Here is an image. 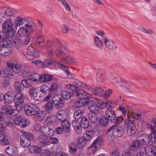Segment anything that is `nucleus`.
I'll return each instance as SVG.
<instances>
[{"label":"nucleus","instance_id":"nucleus-62","mask_svg":"<svg viewBox=\"0 0 156 156\" xmlns=\"http://www.w3.org/2000/svg\"><path fill=\"white\" fill-rule=\"evenodd\" d=\"M37 45L39 46L41 44H44V39L43 37L40 35L37 36Z\"/></svg>","mask_w":156,"mask_h":156},{"label":"nucleus","instance_id":"nucleus-13","mask_svg":"<svg viewBox=\"0 0 156 156\" xmlns=\"http://www.w3.org/2000/svg\"><path fill=\"white\" fill-rule=\"evenodd\" d=\"M34 26L35 23L34 21L29 19L27 23L24 26L28 36L31 35L34 32L35 30Z\"/></svg>","mask_w":156,"mask_h":156},{"label":"nucleus","instance_id":"nucleus-48","mask_svg":"<svg viewBox=\"0 0 156 156\" xmlns=\"http://www.w3.org/2000/svg\"><path fill=\"white\" fill-rule=\"evenodd\" d=\"M18 33L19 36L22 37L28 36L24 26H23L19 29Z\"/></svg>","mask_w":156,"mask_h":156},{"label":"nucleus","instance_id":"nucleus-29","mask_svg":"<svg viewBox=\"0 0 156 156\" xmlns=\"http://www.w3.org/2000/svg\"><path fill=\"white\" fill-rule=\"evenodd\" d=\"M145 149V152H146V150L147 149L148 150V152L150 153L151 155L153 156H156V147L155 146H153L152 145H150L148 146H147Z\"/></svg>","mask_w":156,"mask_h":156},{"label":"nucleus","instance_id":"nucleus-2","mask_svg":"<svg viewBox=\"0 0 156 156\" xmlns=\"http://www.w3.org/2000/svg\"><path fill=\"white\" fill-rule=\"evenodd\" d=\"M34 137L33 135L31 133L25 131L23 135L20 136V143L21 146L24 148H27L30 146L31 140H33Z\"/></svg>","mask_w":156,"mask_h":156},{"label":"nucleus","instance_id":"nucleus-30","mask_svg":"<svg viewBox=\"0 0 156 156\" xmlns=\"http://www.w3.org/2000/svg\"><path fill=\"white\" fill-rule=\"evenodd\" d=\"M140 137L141 138L140 141L142 143V144L147 145L148 144L150 141L151 139L149 136L146 135H140Z\"/></svg>","mask_w":156,"mask_h":156},{"label":"nucleus","instance_id":"nucleus-26","mask_svg":"<svg viewBox=\"0 0 156 156\" xmlns=\"http://www.w3.org/2000/svg\"><path fill=\"white\" fill-rule=\"evenodd\" d=\"M13 46V44L11 41L9 40L5 39L0 41V46L9 48Z\"/></svg>","mask_w":156,"mask_h":156},{"label":"nucleus","instance_id":"nucleus-55","mask_svg":"<svg viewBox=\"0 0 156 156\" xmlns=\"http://www.w3.org/2000/svg\"><path fill=\"white\" fill-rule=\"evenodd\" d=\"M149 137L151 139V141L153 143H155L156 141V130L152 131Z\"/></svg>","mask_w":156,"mask_h":156},{"label":"nucleus","instance_id":"nucleus-43","mask_svg":"<svg viewBox=\"0 0 156 156\" xmlns=\"http://www.w3.org/2000/svg\"><path fill=\"white\" fill-rule=\"evenodd\" d=\"M75 82L78 85L83 87L84 88L88 90H90L92 89L91 87L88 86L86 84L79 80H76Z\"/></svg>","mask_w":156,"mask_h":156},{"label":"nucleus","instance_id":"nucleus-60","mask_svg":"<svg viewBox=\"0 0 156 156\" xmlns=\"http://www.w3.org/2000/svg\"><path fill=\"white\" fill-rule=\"evenodd\" d=\"M4 74L8 77L10 78V76H13V74L12 71L7 69H5L3 71Z\"/></svg>","mask_w":156,"mask_h":156},{"label":"nucleus","instance_id":"nucleus-28","mask_svg":"<svg viewBox=\"0 0 156 156\" xmlns=\"http://www.w3.org/2000/svg\"><path fill=\"white\" fill-rule=\"evenodd\" d=\"M123 128L117 125V127H116L113 135L116 137L121 136L123 132Z\"/></svg>","mask_w":156,"mask_h":156},{"label":"nucleus","instance_id":"nucleus-15","mask_svg":"<svg viewBox=\"0 0 156 156\" xmlns=\"http://www.w3.org/2000/svg\"><path fill=\"white\" fill-rule=\"evenodd\" d=\"M41 133L47 137H50L54 134V131L47 126L41 127Z\"/></svg>","mask_w":156,"mask_h":156},{"label":"nucleus","instance_id":"nucleus-39","mask_svg":"<svg viewBox=\"0 0 156 156\" xmlns=\"http://www.w3.org/2000/svg\"><path fill=\"white\" fill-rule=\"evenodd\" d=\"M81 125L84 129H87L89 126V121L86 117H83L82 118L81 121Z\"/></svg>","mask_w":156,"mask_h":156},{"label":"nucleus","instance_id":"nucleus-45","mask_svg":"<svg viewBox=\"0 0 156 156\" xmlns=\"http://www.w3.org/2000/svg\"><path fill=\"white\" fill-rule=\"evenodd\" d=\"M88 117L90 120L93 122H96L98 120V117L97 114L89 113L88 115Z\"/></svg>","mask_w":156,"mask_h":156},{"label":"nucleus","instance_id":"nucleus-5","mask_svg":"<svg viewBox=\"0 0 156 156\" xmlns=\"http://www.w3.org/2000/svg\"><path fill=\"white\" fill-rule=\"evenodd\" d=\"M1 109L4 113L13 116L16 115L19 113L18 110L13 108V107L11 105L2 106Z\"/></svg>","mask_w":156,"mask_h":156},{"label":"nucleus","instance_id":"nucleus-41","mask_svg":"<svg viewBox=\"0 0 156 156\" xmlns=\"http://www.w3.org/2000/svg\"><path fill=\"white\" fill-rule=\"evenodd\" d=\"M56 117L53 115L48 116L45 121V122L48 125L54 123L56 120Z\"/></svg>","mask_w":156,"mask_h":156},{"label":"nucleus","instance_id":"nucleus-56","mask_svg":"<svg viewBox=\"0 0 156 156\" xmlns=\"http://www.w3.org/2000/svg\"><path fill=\"white\" fill-rule=\"evenodd\" d=\"M66 87L68 89H69L73 91L76 92L79 89V87L76 85L70 84L66 85Z\"/></svg>","mask_w":156,"mask_h":156},{"label":"nucleus","instance_id":"nucleus-32","mask_svg":"<svg viewBox=\"0 0 156 156\" xmlns=\"http://www.w3.org/2000/svg\"><path fill=\"white\" fill-rule=\"evenodd\" d=\"M0 144L2 145H8L10 144V141L7 137L4 134L0 135Z\"/></svg>","mask_w":156,"mask_h":156},{"label":"nucleus","instance_id":"nucleus-38","mask_svg":"<svg viewBox=\"0 0 156 156\" xmlns=\"http://www.w3.org/2000/svg\"><path fill=\"white\" fill-rule=\"evenodd\" d=\"M54 105L51 101H48L47 102L45 105V110L46 112L48 113H51L54 107Z\"/></svg>","mask_w":156,"mask_h":156},{"label":"nucleus","instance_id":"nucleus-52","mask_svg":"<svg viewBox=\"0 0 156 156\" xmlns=\"http://www.w3.org/2000/svg\"><path fill=\"white\" fill-rule=\"evenodd\" d=\"M109 121L108 119L105 116L101 117L100 122L101 125L105 126L108 124Z\"/></svg>","mask_w":156,"mask_h":156},{"label":"nucleus","instance_id":"nucleus-9","mask_svg":"<svg viewBox=\"0 0 156 156\" xmlns=\"http://www.w3.org/2000/svg\"><path fill=\"white\" fill-rule=\"evenodd\" d=\"M121 156H146L145 149L144 148H141L140 152L138 154L136 151L131 150L129 151L122 152Z\"/></svg>","mask_w":156,"mask_h":156},{"label":"nucleus","instance_id":"nucleus-58","mask_svg":"<svg viewBox=\"0 0 156 156\" xmlns=\"http://www.w3.org/2000/svg\"><path fill=\"white\" fill-rule=\"evenodd\" d=\"M3 119L1 120L0 121V127L3 128L5 129V127H7L9 124V123H11L10 122L6 121L5 120Z\"/></svg>","mask_w":156,"mask_h":156},{"label":"nucleus","instance_id":"nucleus-11","mask_svg":"<svg viewBox=\"0 0 156 156\" xmlns=\"http://www.w3.org/2000/svg\"><path fill=\"white\" fill-rule=\"evenodd\" d=\"M88 108L89 111L92 113L98 114L100 112V107L97 104L96 102L91 101L88 103Z\"/></svg>","mask_w":156,"mask_h":156},{"label":"nucleus","instance_id":"nucleus-6","mask_svg":"<svg viewBox=\"0 0 156 156\" xmlns=\"http://www.w3.org/2000/svg\"><path fill=\"white\" fill-rule=\"evenodd\" d=\"M51 101L54 106L57 108H60L64 105L65 101L61 97L60 95H55L51 99Z\"/></svg>","mask_w":156,"mask_h":156},{"label":"nucleus","instance_id":"nucleus-63","mask_svg":"<svg viewBox=\"0 0 156 156\" xmlns=\"http://www.w3.org/2000/svg\"><path fill=\"white\" fill-rule=\"evenodd\" d=\"M49 87L46 85H43L41 87L40 92H42L43 95L49 90Z\"/></svg>","mask_w":156,"mask_h":156},{"label":"nucleus","instance_id":"nucleus-14","mask_svg":"<svg viewBox=\"0 0 156 156\" xmlns=\"http://www.w3.org/2000/svg\"><path fill=\"white\" fill-rule=\"evenodd\" d=\"M7 65L8 67L16 73H19L21 71L20 66L17 65L16 62L14 60H12L7 62Z\"/></svg>","mask_w":156,"mask_h":156},{"label":"nucleus","instance_id":"nucleus-1","mask_svg":"<svg viewBox=\"0 0 156 156\" xmlns=\"http://www.w3.org/2000/svg\"><path fill=\"white\" fill-rule=\"evenodd\" d=\"M13 24L10 19L6 20L2 24V31L5 33L6 36L11 37L15 34L16 30L13 28Z\"/></svg>","mask_w":156,"mask_h":156},{"label":"nucleus","instance_id":"nucleus-31","mask_svg":"<svg viewBox=\"0 0 156 156\" xmlns=\"http://www.w3.org/2000/svg\"><path fill=\"white\" fill-rule=\"evenodd\" d=\"M60 68L65 70V72L68 75V78L71 79H73L75 78V76L72 73H71L69 72L68 68L67 66H65L61 64L59 65Z\"/></svg>","mask_w":156,"mask_h":156},{"label":"nucleus","instance_id":"nucleus-47","mask_svg":"<svg viewBox=\"0 0 156 156\" xmlns=\"http://www.w3.org/2000/svg\"><path fill=\"white\" fill-rule=\"evenodd\" d=\"M29 78L31 80V81L37 82L40 81V75L37 73L32 74L28 76Z\"/></svg>","mask_w":156,"mask_h":156},{"label":"nucleus","instance_id":"nucleus-16","mask_svg":"<svg viewBox=\"0 0 156 156\" xmlns=\"http://www.w3.org/2000/svg\"><path fill=\"white\" fill-rule=\"evenodd\" d=\"M25 97L24 95L21 92H18L16 94L14 101L16 106H20L24 103Z\"/></svg>","mask_w":156,"mask_h":156},{"label":"nucleus","instance_id":"nucleus-51","mask_svg":"<svg viewBox=\"0 0 156 156\" xmlns=\"http://www.w3.org/2000/svg\"><path fill=\"white\" fill-rule=\"evenodd\" d=\"M36 118L39 121H41L44 119V115L41 111H39V108H38V111L37 113L34 115Z\"/></svg>","mask_w":156,"mask_h":156},{"label":"nucleus","instance_id":"nucleus-22","mask_svg":"<svg viewBox=\"0 0 156 156\" xmlns=\"http://www.w3.org/2000/svg\"><path fill=\"white\" fill-rule=\"evenodd\" d=\"M61 122L62 128L63 130L66 133L69 132L71 124L69 121L66 119L62 122Z\"/></svg>","mask_w":156,"mask_h":156},{"label":"nucleus","instance_id":"nucleus-59","mask_svg":"<svg viewBox=\"0 0 156 156\" xmlns=\"http://www.w3.org/2000/svg\"><path fill=\"white\" fill-rule=\"evenodd\" d=\"M117 127V124H115L112 126L111 127L109 128L107 130L106 133L108 134L110 132L112 133V135H113L116 127Z\"/></svg>","mask_w":156,"mask_h":156},{"label":"nucleus","instance_id":"nucleus-54","mask_svg":"<svg viewBox=\"0 0 156 156\" xmlns=\"http://www.w3.org/2000/svg\"><path fill=\"white\" fill-rule=\"evenodd\" d=\"M42 94H40L37 92H36L32 96L34 100L36 101H41L43 100V98L42 97Z\"/></svg>","mask_w":156,"mask_h":156},{"label":"nucleus","instance_id":"nucleus-37","mask_svg":"<svg viewBox=\"0 0 156 156\" xmlns=\"http://www.w3.org/2000/svg\"><path fill=\"white\" fill-rule=\"evenodd\" d=\"M94 44L95 46L101 50L103 46L102 41L100 40L99 37L96 36L94 38Z\"/></svg>","mask_w":156,"mask_h":156},{"label":"nucleus","instance_id":"nucleus-21","mask_svg":"<svg viewBox=\"0 0 156 156\" xmlns=\"http://www.w3.org/2000/svg\"><path fill=\"white\" fill-rule=\"evenodd\" d=\"M89 100L87 99H80L75 102L74 106L76 108H79L87 104Z\"/></svg>","mask_w":156,"mask_h":156},{"label":"nucleus","instance_id":"nucleus-18","mask_svg":"<svg viewBox=\"0 0 156 156\" xmlns=\"http://www.w3.org/2000/svg\"><path fill=\"white\" fill-rule=\"evenodd\" d=\"M16 94L14 91L8 92L4 95V102L5 103L9 104L14 100Z\"/></svg>","mask_w":156,"mask_h":156},{"label":"nucleus","instance_id":"nucleus-36","mask_svg":"<svg viewBox=\"0 0 156 156\" xmlns=\"http://www.w3.org/2000/svg\"><path fill=\"white\" fill-rule=\"evenodd\" d=\"M21 83L23 86L27 88L30 87L33 85L32 82L28 77L27 79H25L22 80L21 81Z\"/></svg>","mask_w":156,"mask_h":156},{"label":"nucleus","instance_id":"nucleus-25","mask_svg":"<svg viewBox=\"0 0 156 156\" xmlns=\"http://www.w3.org/2000/svg\"><path fill=\"white\" fill-rule=\"evenodd\" d=\"M5 151L8 154L13 155L17 151V149L14 146L10 145L6 148Z\"/></svg>","mask_w":156,"mask_h":156},{"label":"nucleus","instance_id":"nucleus-10","mask_svg":"<svg viewBox=\"0 0 156 156\" xmlns=\"http://www.w3.org/2000/svg\"><path fill=\"white\" fill-rule=\"evenodd\" d=\"M102 41L105 47L110 50H115L117 48L116 44L108 38L106 37L102 38Z\"/></svg>","mask_w":156,"mask_h":156},{"label":"nucleus","instance_id":"nucleus-50","mask_svg":"<svg viewBox=\"0 0 156 156\" xmlns=\"http://www.w3.org/2000/svg\"><path fill=\"white\" fill-rule=\"evenodd\" d=\"M71 93L67 90H64L62 92L61 95L62 97L67 100L69 99L71 97Z\"/></svg>","mask_w":156,"mask_h":156},{"label":"nucleus","instance_id":"nucleus-12","mask_svg":"<svg viewBox=\"0 0 156 156\" xmlns=\"http://www.w3.org/2000/svg\"><path fill=\"white\" fill-rule=\"evenodd\" d=\"M102 140L100 137H98L93 142V144L89 147V150L92 151L93 153H95L101 144Z\"/></svg>","mask_w":156,"mask_h":156},{"label":"nucleus","instance_id":"nucleus-23","mask_svg":"<svg viewBox=\"0 0 156 156\" xmlns=\"http://www.w3.org/2000/svg\"><path fill=\"white\" fill-rule=\"evenodd\" d=\"M66 112L62 110H59L57 112V121L59 122H62L66 120Z\"/></svg>","mask_w":156,"mask_h":156},{"label":"nucleus","instance_id":"nucleus-4","mask_svg":"<svg viewBox=\"0 0 156 156\" xmlns=\"http://www.w3.org/2000/svg\"><path fill=\"white\" fill-rule=\"evenodd\" d=\"M38 108L36 105L32 103L27 104L24 106L25 112L28 116L34 115L37 113Z\"/></svg>","mask_w":156,"mask_h":156},{"label":"nucleus","instance_id":"nucleus-57","mask_svg":"<svg viewBox=\"0 0 156 156\" xmlns=\"http://www.w3.org/2000/svg\"><path fill=\"white\" fill-rule=\"evenodd\" d=\"M15 90L19 92H20L22 90V87L19 81H16L14 84Z\"/></svg>","mask_w":156,"mask_h":156},{"label":"nucleus","instance_id":"nucleus-53","mask_svg":"<svg viewBox=\"0 0 156 156\" xmlns=\"http://www.w3.org/2000/svg\"><path fill=\"white\" fill-rule=\"evenodd\" d=\"M15 45L19 47L23 46V42L20 39L18 38L14 39L13 41Z\"/></svg>","mask_w":156,"mask_h":156},{"label":"nucleus","instance_id":"nucleus-44","mask_svg":"<svg viewBox=\"0 0 156 156\" xmlns=\"http://www.w3.org/2000/svg\"><path fill=\"white\" fill-rule=\"evenodd\" d=\"M86 134L83 136V137L88 140V141H90L92 139V136L94 135V131L92 130L89 131L87 130L86 131Z\"/></svg>","mask_w":156,"mask_h":156},{"label":"nucleus","instance_id":"nucleus-34","mask_svg":"<svg viewBox=\"0 0 156 156\" xmlns=\"http://www.w3.org/2000/svg\"><path fill=\"white\" fill-rule=\"evenodd\" d=\"M88 142V141L86 140V139L83 137V138H81L79 140H77L76 145L77 147L79 148H82L84 147L86 144L87 142Z\"/></svg>","mask_w":156,"mask_h":156},{"label":"nucleus","instance_id":"nucleus-49","mask_svg":"<svg viewBox=\"0 0 156 156\" xmlns=\"http://www.w3.org/2000/svg\"><path fill=\"white\" fill-rule=\"evenodd\" d=\"M74 95L76 96L80 99H84V91L82 90L79 89L76 92H74Z\"/></svg>","mask_w":156,"mask_h":156},{"label":"nucleus","instance_id":"nucleus-27","mask_svg":"<svg viewBox=\"0 0 156 156\" xmlns=\"http://www.w3.org/2000/svg\"><path fill=\"white\" fill-rule=\"evenodd\" d=\"M53 78V76L49 74H42L40 75V81L41 82L49 81Z\"/></svg>","mask_w":156,"mask_h":156},{"label":"nucleus","instance_id":"nucleus-46","mask_svg":"<svg viewBox=\"0 0 156 156\" xmlns=\"http://www.w3.org/2000/svg\"><path fill=\"white\" fill-rule=\"evenodd\" d=\"M29 150L31 153L34 154H38L41 151V148L35 146H32Z\"/></svg>","mask_w":156,"mask_h":156},{"label":"nucleus","instance_id":"nucleus-20","mask_svg":"<svg viewBox=\"0 0 156 156\" xmlns=\"http://www.w3.org/2000/svg\"><path fill=\"white\" fill-rule=\"evenodd\" d=\"M142 145L140 140L136 139L129 146L130 149L132 151H135L139 149Z\"/></svg>","mask_w":156,"mask_h":156},{"label":"nucleus","instance_id":"nucleus-33","mask_svg":"<svg viewBox=\"0 0 156 156\" xmlns=\"http://www.w3.org/2000/svg\"><path fill=\"white\" fill-rule=\"evenodd\" d=\"M38 139L40 142V145L42 147H45L50 144V142L46 139H44L41 135L38 136Z\"/></svg>","mask_w":156,"mask_h":156},{"label":"nucleus","instance_id":"nucleus-35","mask_svg":"<svg viewBox=\"0 0 156 156\" xmlns=\"http://www.w3.org/2000/svg\"><path fill=\"white\" fill-rule=\"evenodd\" d=\"M94 94L96 96L101 97L104 93L103 89L101 87H97L92 90Z\"/></svg>","mask_w":156,"mask_h":156},{"label":"nucleus","instance_id":"nucleus-24","mask_svg":"<svg viewBox=\"0 0 156 156\" xmlns=\"http://www.w3.org/2000/svg\"><path fill=\"white\" fill-rule=\"evenodd\" d=\"M62 61L64 63L69 65L76 64L77 63L76 59L70 56L65 57L62 59Z\"/></svg>","mask_w":156,"mask_h":156},{"label":"nucleus","instance_id":"nucleus-42","mask_svg":"<svg viewBox=\"0 0 156 156\" xmlns=\"http://www.w3.org/2000/svg\"><path fill=\"white\" fill-rule=\"evenodd\" d=\"M84 111L82 109H79L75 111L74 114V117L76 119L80 118L83 115Z\"/></svg>","mask_w":156,"mask_h":156},{"label":"nucleus","instance_id":"nucleus-17","mask_svg":"<svg viewBox=\"0 0 156 156\" xmlns=\"http://www.w3.org/2000/svg\"><path fill=\"white\" fill-rule=\"evenodd\" d=\"M105 116L110 122L114 123L116 118V114L114 111L111 108H108L105 112Z\"/></svg>","mask_w":156,"mask_h":156},{"label":"nucleus","instance_id":"nucleus-40","mask_svg":"<svg viewBox=\"0 0 156 156\" xmlns=\"http://www.w3.org/2000/svg\"><path fill=\"white\" fill-rule=\"evenodd\" d=\"M11 54L10 50L7 48L1 47L0 50V54L2 56H7Z\"/></svg>","mask_w":156,"mask_h":156},{"label":"nucleus","instance_id":"nucleus-7","mask_svg":"<svg viewBox=\"0 0 156 156\" xmlns=\"http://www.w3.org/2000/svg\"><path fill=\"white\" fill-rule=\"evenodd\" d=\"M29 123L26 119L23 118L21 116L17 117L14 120V122L11 123L13 125H19L22 128H24L27 126L29 125Z\"/></svg>","mask_w":156,"mask_h":156},{"label":"nucleus","instance_id":"nucleus-8","mask_svg":"<svg viewBox=\"0 0 156 156\" xmlns=\"http://www.w3.org/2000/svg\"><path fill=\"white\" fill-rule=\"evenodd\" d=\"M33 63H35L37 66H42L43 67L46 68L49 66L50 65L54 63L57 64V62L51 59H46L44 62H43L39 60H36L35 61H33Z\"/></svg>","mask_w":156,"mask_h":156},{"label":"nucleus","instance_id":"nucleus-3","mask_svg":"<svg viewBox=\"0 0 156 156\" xmlns=\"http://www.w3.org/2000/svg\"><path fill=\"white\" fill-rule=\"evenodd\" d=\"M124 126L127 128V134L130 136H133L136 133L135 121L129 119H126L124 120Z\"/></svg>","mask_w":156,"mask_h":156},{"label":"nucleus","instance_id":"nucleus-61","mask_svg":"<svg viewBox=\"0 0 156 156\" xmlns=\"http://www.w3.org/2000/svg\"><path fill=\"white\" fill-rule=\"evenodd\" d=\"M4 13L5 15L7 16H11L15 14L13 10L10 8L6 9Z\"/></svg>","mask_w":156,"mask_h":156},{"label":"nucleus","instance_id":"nucleus-64","mask_svg":"<svg viewBox=\"0 0 156 156\" xmlns=\"http://www.w3.org/2000/svg\"><path fill=\"white\" fill-rule=\"evenodd\" d=\"M70 152L72 153V154H74L76 151V146L74 143H71L70 145Z\"/></svg>","mask_w":156,"mask_h":156},{"label":"nucleus","instance_id":"nucleus-19","mask_svg":"<svg viewBox=\"0 0 156 156\" xmlns=\"http://www.w3.org/2000/svg\"><path fill=\"white\" fill-rule=\"evenodd\" d=\"M29 19L22 18L20 16L17 17L14 23L16 27H19L24 25H25L27 23Z\"/></svg>","mask_w":156,"mask_h":156}]
</instances>
